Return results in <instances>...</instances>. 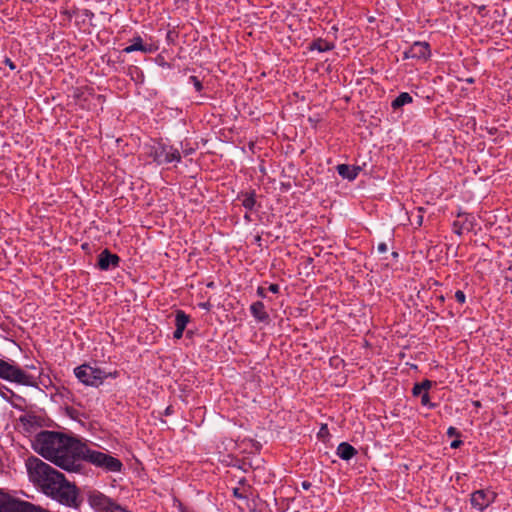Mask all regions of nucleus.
I'll use <instances>...</instances> for the list:
<instances>
[{
  "label": "nucleus",
  "mask_w": 512,
  "mask_h": 512,
  "mask_svg": "<svg viewBox=\"0 0 512 512\" xmlns=\"http://www.w3.org/2000/svg\"><path fill=\"white\" fill-rule=\"evenodd\" d=\"M80 440L55 431H41L33 441L34 450L68 472L76 470L75 456Z\"/></svg>",
  "instance_id": "f257e3e1"
},
{
  "label": "nucleus",
  "mask_w": 512,
  "mask_h": 512,
  "mask_svg": "<svg viewBox=\"0 0 512 512\" xmlns=\"http://www.w3.org/2000/svg\"><path fill=\"white\" fill-rule=\"evenodd\" d=\"M81 461L89 462L108 472H119L122 468V463L119 459L101 451L93 450L87 444L80 441L75 456L76 470L74 472L81 470Z\"/></svg>",
  "instance_id": "f03ea898"
},
{
  "label": "nucleus",
  "mask_w": 512,
  "mask_h": 512,
  "mask_svg": "<svg viewBox=\"0 0 512 512\" xmlns=\"http://www.w3.org/2000/svg\"><path fill=\"white\" fill-rule=\"evenodd\" d=\"M26 467L29 475V479L41 490L46 492L48 486L55 484V481L61 477L59 471L51 467L49 464L43 462L41 459L36 457H30L26 461Z\"/></svg>",
  "instance_id": "7ed1b4c3"
},
{
  "label": "nucleus",
  "mask_w": 512,
  "mask_h": 512,
  "mask_svg": "<svg viewBox=\"0 0 512 512\" xmlns=\"http://www.w3.org/2000/svg\"><path fill=\"white\" fill-rule=\"evenodd\" d=\"M44 494L67 507L77 508L81 502L78 488L74 483L69 482L63 474L55 481L54 485L48 486Z\"/></svg>",
  "instance_id": "20e7f679"
},
{
  "label": "nucleus",
  "mask_w": 512,
  "mask_h": 512,
  "mask_svg": "<svg viewBox=\"0 0 512 512\" xmlns=\"http://www.w3.org/2000/svg\"><path fill=\"white\" fill-rule=\"evenodd\" d=\"M0 378L24 386L37 385V378L34 375L26 373L13 361L8 362L3 359H0Z\"/></svg>",
  "instance_id": "39448f33"
},
{
  "label": "nucleus",
  "mask_w": 512,
  "mask_h": 512,
  "mask_svg": "<svg viewBox=\"0 0 512 512\" xmlns=\"http://www.w3.org/2000/svg\"><path fill=\"white\" fill-rule=\"evenodd\" d=\"M74 375L84 385L99 387L107 377L116 378L118 372L106 373L100 368L82 364L74 369Z\"/></svg>",
  "instance_id": "423d86ee"
},
{
  "label": "nucleus",
  "mask_w": 512,
  "mask_h": 512,
  "mask_svg": "<svg viewBox=\"0 0 512 512\" xmlns=\"http://www.w3.org/2000/svg\"><path fill=\"white\" fill-rule=\"evenodd\" d=\"M90 506L98 512H120L124 509L111 498L99 491L90 492L88 495Z\"/></svg>",
  "instance_id": "0eeeda50"
},
{
  "label": "nucleus",
  "mask_w": 512,
  "mask_h": 512,
  "mask_svg": "<svg viewBox=\"0 0 512 512\" xmlns=\"http://www.w3.org/2000/svg\"><path fill=\"white\" fill-rule=\"evenodd\" d=\"M150 155L159 165L181 161L180 151L177 148L166 144H158L157 146H154Z\"/></svg>",
  "instance_id": "6e6552de"
},
{
  "label": "nucleus",
  "mask_w": 512,
  "mask_h": 512,
  "mask_svg": "<svg viewBox=\"0 0 512 512\" xmlns=\"http://www.w3.org/2000/svg\"><path fill=\"white\" fill-rule=\"evenodd\" d=\"M497 494L490 489H479L471 493L470 503L473 508L483 512L495 502Z\"/></svg>",
  "instance_id": "1a4fd4ad"
},
{
  "label": "nucleus",
  "mask_w": 512,
  "mask_h": 512,
  "mask_svg": "<svg viewBox=\"0 0 512 512\" xmlns=\"http://www.w3.org/2000/svg\"><path fill=\"white\" fill-rule=\"evenodd\" d=\"M431 55L430 46L427 42L416 41L406 51L404 59L427 60Z\"/></svg>",
  "instance_id": "9d476101"
},
{
  "label": "nucleus",
  "mask_w": 512,
  "mask_h": 512,
  "mask_svg": "<svg viewBox=\"0 0 512 512\" xmlns=\"http://www.w3.org/2000/svg\"><path fill=\"white\" fill-rule=\"evenodd\" d=\"M119 262V256L111 253L108 249H104L98 256V267L103 271L118 267Z\"/></svg>",
  "instance_id": "9b49d317"
},
{
  "label": "nucleus",
  "mask_w": 512,
  "mask_h": 512,
  "mask_svg": "<svg viewBox=\"0 0 512 512\" xmlns=\"http://www.w3.org/2000/svg\"><path fill=\"white\" fill-rule=\"evenodd\" d=\"M338 174L349 181L357 178L361 168L359 166H350L348 164H339L336 167Z\"/></svg>",
  "instance_id": "f8f14e48"
},
{
  "label": "nucleus",
  "mask_w": 512,
  "mask_h": 512,
  "mask_svg": "<svg viewBox=\"0 0 512 512\" xmlns=\"http://www.w3.org/2000/svg\"><path fill=\"white\" fill-rule=\"evenodd\" d=\"M250 312L258 322H268L269 320V315L265 310V305L261 301L254 302L250 306Z\"/></svg>",
  "instance_id": "ddd939ff"
},
{
  "label": "nucleus",
  "mask_w": 512,
  "mask_h": 512,
  "mask_svg": "<svg viewBox=\"0 0 512 512\" xmlns=\"http://www.w3.org/2000/svg\"><path fill=\"white\" fill-rule=\"evenodd\" d=\"M336 454L342 460L348 461L357 454V450L351 444L342 442L338 445Z\"/></svg>",
  "instance_id": "4468645a"
},
{
  "label": "nucleus",
  "mask_w": 512,
  "mask_h": 512,
  "mask_svg": "<svg viewBox=\"0 0 512 512\" xmlns=\"http://www.w3.org/2000/svg\"><path fill=\"white\" fill-rule=\"evenodd\" d=\"M134 51H141V52H151V48L147 45L143 44L142 38L140 36L134 37L132 39V44L125 47L123 49L124 53H132Z\"/></svg>",
  "instance_id": "2eb2a0df"
},
{
  "label": "nucleus",
  "mask_w": 512,
  "mask_h": 512,
  "mask_svg": "<svg viewBox=\"0 0 512 512\" xmlns=\"http://www.w3.org/2000/svg\"><path fill=\"white\" fill-rule=\"evenodd\" d=\"M334 47L335 46L333 43H331L327 40L321 39V38H318L315 41H313V43L311 45L312 50H317L319 52H327V51L333 50Z\"/></svg>",
  "instance_id": "dca6fc26"
},
{
  "label": "nucleus",
  "mask_w": 512,
  "mask_h": 512,
  "mask_svg": "<svg viewBox=\"0 0 512 512\" xmlns=\"http://www.w3.org/2000/svg\"><path fill=\"white\" fill-rule=\"evenodd\" d=\"M412 101H413V98L409 93L402 92L392 101L391 106L393 109H398L406 104L411 103Z\"/></svg>",
  "instance_id": "f3484780"
},
{
  "label": "nucleus",
  "mask_w": 512,
  "mask_h": 512,
  "mask_svg": "<svg viewBox=\"0 0 512 512\" xmlns=\"http://www.w3.org/2000/svg\"><path fill=\"white\" fill-rule=\"evenodd\" d=\"M189 321H190L189 315H187L183 310L176 311L175 326L177 329L185 330Z\"/></svg>",
  "instance_id": "a211bd4d"
},
{
  "label": "nucleus",
  "mask_w": 512,
  "mask_h": 512,
  "mask_svg": "<svg viewBox=\"0 0 512 512\" xmlns=\"http://www.w3.org/2000/svg\"><path fill=\"white\" fill-rule=\"evenodd\" d=\"M242 205L245 209L252 211L256 204L255 193H244L240 197Z\"/></svg>",
  "instance_id": "6ab92c4d"
},
{
  "label": "nucleus",
  "mask_w": 512,
  "mask_h": 512,
  "mask_svg": "<svg viewBox=\"0 0 512 512\" xmlns=\"http://www.w3.org/2000/svg\"><path fill=\"white\" fill-rule=\"evenodd\" d=\"M432 382L430 380H424L421 383H416L412 389V393L414 396L422 395L423 393H428V390L431 388Z\"/></svg>",
  "instance_id": "aec40b11"
},
{
  "label": "nucleus",
  "mask_w": 512,
  "mask_h": 512,
  "mask_svg": "<svg viewBox=\"0 0 512 512\" xmlns=\"http://www.w3.org/2000/svg\"><path fill=\"white\" fill-rule=\"evenodd\" d=\"M189 82L191 84H193V86L197 92H200L203 89V85H202L201 81L196 76H190Z\"/></svg>",
  "instance_id": "412c9836"
},
{
  "label": "nucleus",
  "mask_w": 512,
  "mask_h": 512,
  "mask_svg": "<svg viewBox=\"0 0 512 512\" xmlns=\"http://www.w3.org/2000/svg\"><path fill=\"white\" fill-rule=\"evenodd\" d=\"M20 421L24 426L32 425L35 421V417L31 415H24L20 417Z\"/></svg>",
  "instance_id": "4be33fe9"
},
{
  "label": "nucleus",
  "mask_w": 512,
  "mask_h": 512,
  "mask_svg": "<svg viewBox=\"0 0 512 512\" xmlns=\"http://www.w3.org/2000/svg\"><path fill=\"white\" fill-rule=\"evenodd\" d=\"M455 299H456L459 303L463 304V303H465L466 296H465V294H464V292H463V291H461V290H457V291L455 292Z\"/></svg>",
  "instance_id": "5701e85b"
},
{
  "label": "nucleus",
  "mask_w": 512,
  "mask_h": 512,
  "mask_svg": "<svg viewBox=\"0 0 512 512\" xmlns=\"http://www.w3.org/2000/svg\"><path fill=\"white\" fill-rule=\"evenodd\" d=\"M421 404L423 406H429L432 407L433 405L430 403V397L428 393H423L421 395Z\"/></svg>",
  "instance_id": "b1692460"
},
{
  "label": "nucleus",
  "mask_w": 512,
  "mask_h": 512,
  "mask_svg": "<svg viewBox=\"0 0 512 512\" xmlns=\"http://www.w3.org/2000/svg\"><path fill=\"white\" fill-rule=\"evenodd\" d=\"M377 250L379 253H385L388 250V247H387L386 243L381 242L378 244Z\"/></svg>",
  "instance_id": "393cba45"
},
{
  "label": "nucleus",
  "mask_w": 512,
  "mask_h": 512,
  "mask_svg": "<svg viewBox=\"0 0 512 512\" xmlns=\"http://www.w3.org/2000/svg\"><path fill=\"white\" fill-rule=\"evenodd\" d=\"M279 285L278 284H270L269 287H268V290L274 294L278 293L279 292Z\"/></svg>",
  "instance_id": "a878e982"
},
{
  "label": "nucleus",
  "mask_w": 512,
  "mask_h": 512,
  "mask_svg": "<svg viewBox=\"0 0 512 512\" xmlns=\"http://www.w3.org/2000/svg\"><path fill=\"white\" fill-rule=\"evenodd\" d=\"M447 434L449 436H459V432L457 431V429L455 427H449L448 430H447Z\"/></svg>",
  "instance_id": "bb28decb"
},
{
  "label": "nucleus",
  "mask_w": 512,
  "mask_h": 512,
  "mask_svg": "<svg viewBox=\"0 0 512 512\" xmlns=\"http://www.w3.org/2000/svg\"><path fill=\"white\" fill-rule=\"evenodd\" d=\"M183 332H184V330H181V329H177V328H176V329H175V331H174V333H173V337H174L175 339H181V338H182V336H183Z\"/></svg>",
  "instance_id": "cd10ccee"
},
{
  "label": "nucleus",
  "mask_w": 512,
  "mask_h": 512,
  "mask_svg": "<svg viewBox=\"0 0 512 512\" xmlns=\"http://www.w3.org/2000/svg\"><path fill=\"white\" fill-rule=\"evenodd\" d=\"M5 63L9 66L11 70H14L16 68L14 62L10 58H6Z\"/></svg>",
  "instance_id": "c85d7f7f"
},
{
  "label": "nucleus",
  "mask_w": 512,
  "mask_h": 512,
  "mask_svg": "<svg viewBox=\"0 0 512 512\" xmlns=\"http://www.w3.org/2000/svg\"><path fill=\"white\" fill-rule=\"evenodd\" d=\"M461 444H462V441H461V440H459V439H456V440H453V441L451 442V445H450V446H451V448H454V449H455V448H458Z\"/></svg>",
  "instance_id": "c756f323"
},
{
  "label": "nucleus",
  "mask_w": 512,
  "mask_h": 512,
  "mask_svg": "<svg viewBox=\"0 0 512 512\" xmlns=\"http://www.w3.org/2000/svg\"><path fill=\"white\" fill-rule=\"evenodd\" d=\"M419 215L417 216V224L418 226H421L422 225V221H423V216L421 215V212H422V208H419Z\"/></svg>",
  "instance_id": "7c9ffc66"
},
{
  "label": "nucleus",
  "mask_w": 512,
  "mask_h": 512,
  "mask_svg": "<svg viewBox=\"0 0 512 512\" xmlns=\"http://www.w3.org/2000/svg\"><path fill=\"white\" fill-rule=\"evenodd\" d=\"M257 294H258V296H260L261 298H265V297H266L265 290H264V288H262V287H258V289H257Z\"/></svg>",
  "instance_id": "2f4dec72"
},
{
  "label": "nucleus",
  "mask_w": 512,
  "mask_h": 512,
  "mask_svg": "<svg viewBox=\"0 0 512 512\" xmlns=\"http://www.w3.org/2000/svg\"><path fill=\"white\" fill-rule=\"evenodd\" d=\"M310 487H311V483L310 482H308V481H303L302 482V488L304 490H308Z\"/></svg>",
  "instance_id": "473e14b6"
},
{
  "label": "nucleus",
  "mask_w": 512,
  "mask_h": 512,
  "mask_svg": "<svg viewBox=\"0 0 512 512\" xmlns=\"http://www.w3.org/2000/svg\"><path fill=\"white\" fill-rule=\"evenodd\" d=\"M234 496L237 498H244V496L239 492V489H234Z\"/></svg>",
  "instance_id": "72a5a7b5"
},
{
  "label": "nucleus",
  "mask_w": 512,
  "mask_h": 512,
  "mask_svg": "<svg viewBox=\"0 0 512 512\" xmlns=\"http://www.w3.org/2000/svg\"><path fill=\"white\" fill-rule=\"evenodd\" d=\"M325 431L327 432V427L326 425L322 426L321 429H320V433H325Z\"/></svg>",
  "instance_id": "f704fd0d"
},
{
  "label": "nucleus",
  "mask_w": 512,
  "mask_h": 512,
  "mask_svg": "<svg viewBox=\"0 0 512 512\" xmlns=\"http://www.w3.org/2000/svg\"><path fill=\"white\" fill-rule=\"evenodd\" d=\"M325 431L327 432V427L326 425L322 426L321 429H320V433H325Z\"/></svg>",
  "instance_id": "c9c22d12"
},
{
  "label": "nucleus",
  "mask_w": 512,
  "mask_h": 512,
  "mask_svg": "<svg viewBox=\"0 0 512 512\" xmlns=\"http://www.w3.org/2000/svg\"><path fill=\"white\" fill-rule=\"evenodd\" d=\"M392 256H393V257H398V253H397V252H393V253H392Z\"/></svg>",
  "instance_id": "e433bc0d"
},
{
  "label": "nucleus",
  "mask_w": 512,
  "mask_h": 512,
  "mask_svg": "<svg viewBox=\"0 0 512 512\" xmlns=\"http://www.w3.org/2000/svg\"><path fill=\"white\" fill-rule=\"evenodd\" d=\"M439 299H440L441 302L444 301V297L443 296H440Z\"/></svg>",
  "instance_id": "4c0bfd02"
},
{
  "label": "nucleus",
  "mask_w": 512,
  "mask_h": 512,
  "mask_svg": "<svg viewBox=\"0 0 512 512\" xmlns=\"http://www.w3.org/2000/svg\"><path fill=\"white\" fill-rule=\"evenodd\" d=\"M475 406H480V403L478 401L475 402Z\"/></svg>",
  "instance_id": "58836bf2"
}]
</instances>
